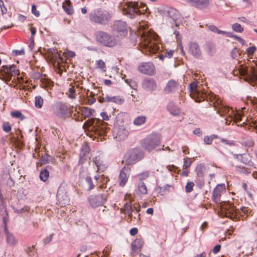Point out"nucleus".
<instances>
[{"instance_id": "f257e3e1", "label": "nucleus", "mask_w": 257, "mask_h": 257, "mask_svg": "<svg viewBox=\"0 0 257 257\" xmlns=\"http://www.w3.org/2000/svg\"><path fill=\"white\" fill-rule=\"evenodd\" d=\"M142 38L143 42L142 43V47H143L146 51L150 53H155L159 49V47L157 42L158 36L154 32L145 31L142 35Z\"/></svg>"}, {"instance_id": "f03ea898", "label": "nucleus", "mask_w": 257, "mask_h": 257, "mask_svg": "<svg viewBox=\"0 0 257 257\" xmlns=\"http://www.w3.org/2000/svg\"><path fill=\"white\" fill-rule=\"evenodd\" d=\"M213 104L214 107L217 110V113L223 116L228 114L229 116L231 118L233 117L234 121L237 122L240 121L241 119V115L240 113H234L232 110H230L228 107H226L221 103V100L216 96H214L213 100Z\"/></svg>"}, {"instance_id": "7ed1b4c3", "label": "nucleus", "mask_w": 257, "mask_h": 257, "mask_svg": "<svg viewBox=\"0 0 257 257\" xmlns=\"http://www.w3.org/2000/svg\"><path fill=\"white\" fill-rule=\"evenodd\" d=\"M111 18V16L109 13L103 10H94L89 14V19L92 23L101 25H107Z\"/></svg>"}, {"instance_id": "20e7f679", "label": "nucleus", "mask_w": 257, "mask_h": 257, "mask_svg": "<svg viewBox=\"0 0 257 257\" xmlns=\"http://www.w3.org/2000/svg\"><path fill=\"white\" fill-rule=\"evenodd\" d=\"M221 213L227 217L231 219L237 218L239 215L243 216L247 214V210L245 207H242L239 210L235 208L234 206L230 203H224L221 206Z\"/></svg>"}, {"instance_id": "39448f33", "label": "nucleus", "mask_w": 257, "mask_h": 257, "mask_svg": "<svg viewBox=\"0 0 257 257\" xmlns=\"http://www.w3.org/2000/svg\"><path fill=\"white\" fill-rule=\"evenodd\" d=\"M84 125L90 127V129L94 133L99 136L106 135L108 128L107 127V123L99 119L92 118L85 121Z\"/></svg>"}, {"instance_id": "423d86ee", "label": "nucleus", "mask_w": 257, "mask_h": 257, "mask_svg": "<svg viewBox=\"0 0 257 257\" xmlns=\"http://www.w3.org/2000/svg\"><path fill=\"white\" fill-rule=\"evenodd\" d=\"M143 157V152L140 149L133 148L129 150L124 154L122 163L127 165H132L142 160Z\"/></svg>"}, {"instance_id": "0eeeda50", "label": "nucleus", "mask_w": 257, "mask_h": 257, "mask_svg": "<svg viewBox=\"0 0 257 257\" xmlns=\"http://www.w3.org/2000/svg\"><path fill=\"white\" fill-rule=\"evenodd\" d=\"M120 7L123 15L127 16L131 19L135 18L137 15L141 14L138 3L126 2L121 4Z\"/></svg>"}, {"instance_id": "6e6552de", "label": "nucleus", "mask_w": 257, "mask_h": 257, "mask_svg": "<svg viewBox=\"0 0 257 257\" xmlns=\"http://www.w3.org/2000/svg\"><path fill=\"white\" fill-rule=\"evenodd\" d=\"M161 143L160 136L157 134H151L144 139L141 142L142 148L150 152L156 148Z\"/></svg>"}, {"instance_id": "1a4fd4ad", "label": "nucleus", "mask_w": 257, "mask_h": 257, "mask_svg": "<svg viewBox=\"0 0 257 257\" xmlns=\"http://www.w3.org/2000/svg\"><path fill=\"white\" fill-rule=\"evenodd\" d=\"M0 73L1 78L7 83L10 81L12 77H15L19 74V70L15 65H4L2 67Z\"/></svg>"}, {"instance_id": "9d476101", "label": "nucleus", "mask_w": 257, "mask_h": 257, "mask_svg": "<svg viewBox=\"0 0 257 257\" xmlns=\"http://www.w3.org/2000/svg\"><path fill=\"white\" fill-rule=\"evenodd\" d=\"M96 40L101 45L112 47L116 45V40L110 35L103 31H98L96 34Z\"/></svg>"}, {"instance_id": "9b49d317", "label": "nucleus", "mask_w": 257, "mask_h": 257, "mask_svg": "<svg viewBox=\"0 0 257 257\" xmlns=\"http://www.w3.org/2000/svg\"><path fill=\"white\" fill-rule=\"evenodd\" d=\"M52 111L59 118H65L71 115V112L67 106L62 102H57L52 107Z\"/></svg>"}, {"instance_id": "f8f14e48", "label": "nucleus", "mask_w": 257, "mask_h": 257, "mask_svg": "<svg viewBox=\"0 0 257 257\" xmlns=\"http://www.w3.org/2000/svg\"><path fill=\"white\" fill-rule=\"evenodd\" d=\"M112 31L117 37L125 36L127 33V26L126 23L121 21H115L111 26Z\"/></svg>"}, {"instance_id": "ddd939ff", "label": "nucleus", "mask_w": 257, "mask_h": 257, "mask_svg": "<svg viewBox=\"0 0 257 257\" xmlns=\"http://www.w3.org/2000/svg\"><path fill=\"white\" fill-rule=\"evenodd\" d=\"M107 196L106 193L96 196H91L89 198V203L93 207L100 206L104 203L106 200Z\"/></svg>"}, {"instance_id": "4468645a", "label": "nucleus", "mask_w": 257, "mask_h": 257, "mask_svg": "<svg viewBox=\"0 0 257 257\" xmlns=\"http://www.w3.org/2000/svg\"><path fill=\"white\" fill-rule=\"evenodd\" d=\"M155 70V66L151 62L143 63L139 67V70L146 75L154 74Z\"/></svg>"}, {"instance_id": "2eb2a0df", "label": "nucleus", "mask_w": 257, "mask_h": 257, "mask_svg": "<svg viewBox=\"0 0 257 257\" xmlns=\"http://www.w3.org/2000/svg\"><path fill=\"white\" fill-rule=\"evenodd\" d=\"M128 132L123 127H116L113 131V136L118 141H122L127 138Z\"/></svg>"}, {"instance_id": "dca6fc26", "label": "nucleus", "mask_w": 257, "mask_h": 257, "mask_svg": "<svg viewBox=\"0 0 257 257\" xmlns=\"http://www.w3.org/2000/svg\"><path fill=\"white\" fill-rule=\"evenodd\" d=\"M90 148L86 144L82 145L79 154V163L83 164L88 159H90Z\"/></svg>"}, {"instance_id": "f3484780", "label": "nucleus", "mask_w": 257, "mask_h": 257, "mask_svg": "<svg viewBox=\"0 0 257 257\" xmlns=\"http://www.w3.org/2000/svg\"><path fill=\"white\" fill-rule=\"evenodd\" d=\"M189 53L196 58L201 57L202 54L199 44L196 42H191L189 43Z\"/></svg>"}, {"instance_id": "a211bd4d", "label": "nucleus", "mask_w": 257, "mask_h": 257, "mask_svg": "<svg viewBox=\"0 0 257 257\" xmlns=\"http://www.w3.org/2000/svg\"><path fill=\"white\" fill-rule=\"evenodd\" d=\"M210 0H186L190 6L198 9L206 8L209 5Z\"/></svg>"}, {"instance_id": "6ab92c4d", "label": "nucleus", "mask_w": 257, "mask_h": 257, "mask_svg": "<svg viewBox=\"0 0 257 257\" xmlns=\"http://www.w3.org/2000/svg\"><path fill=\"white\" fill-rule=\"evenodd\" d=\"M130 168L124 167L120 170L119 175V185L121 187H123L128 180L127 173L130 172Z\"/></svg>"}, {"instance_id": "aec40b11", "label": "nucleus", "mask_w": 257, "mask_h": 257, "mask_svg": "<svg viewBox=\"0 0 257 257\" xmlns=\"http://www.w3.org/2000/svg\"><path fill=\"white\" fill-rule=\"evenodd\" d=\"M225 190L224 185L219 184L214 188L213 192V198L215 202H217L220 198L221 193Z\"/></svg>"}, {"instance_id": "412c9836", "label": "nucleus", "mask_w": 257, "mask_h": 257, "mask_svg": "<svg viewBox=\"0 0 257 257\" xmlns=\"http://www.w3.org/2000/svg\"><path fill=\"white\" fill-rule=\"evenodd\" d=\"M57 198L62 205H65L68 202V196L62 188H59L58 190Z\"/></svg>"}, {"instance_id": "4be33fe9", "label": "nucleus", "mask_w": 257, "mask_h": 257, "mask_svg": "<svg viewBox=\"0 0 257 257\" xmlns=\"http://www.w3.org/2000/svg\"><path fill=\"white\" fill-rule=\"evenodd\" d=\"M167 109L170 113L174 116L179 115L180 110L173 102H170L167 105Z\"/></svg>"}, {"instance_id": "5701e85b", "label": "nucleus", "mask_w": 257, "mask_h": 257, "mask_svg": "<svg viewBox=\"0 0 257 257\" xmlns=\"http://www.w3.org/2000/svg\"><path fill=\"white\" fill-rule=\"evenodd\" d=\"M178 83L174 80L169 81L165 88V91L167 93L174 92L177 89Z\"/></svg>"}, {"instance_id": "b1692460", "label": "nucleus", "mask_w": 257, "mask_h": 257, "mask_svg": "<svg viewBox=\"0 0 257 257\" xmlns=\"http://www.w3.org/2000/svg\"><path fill=\"white\" fill-rule=\"evenodd\" d=\"M244 74L246 75L245 80L250 82H257V73L255 70H251L249 73L247 71H245Z\"/></svg>"}, {"instance_id": "393cba45", "label": "nucleus", "mask_w": 257, "mask_h": 257, "mask_svg": "<svg viewBox=\"0 0 257 257\" xmlns=\"http://www.w3.org/2000/svg\"><path fill=\"white\" fill-rule=\"evenodd\" d=\"M143 87L147 90H153L156 87L155 81L152 79H145L143 83Z\"/></svg>"}, {"instance_id": "a878e982", "label": "nucleus", "mask_w": 257, "mask_h": 257, "mask_svg": "<svg viewBox=\"0 0 257 257\" xmlns=\"http://www.w3.org/2000/svg\"><path fill=\"white\" fill-rule=\"evenodd\" d=\"M39 79L41 83V85L43 88H46L47 87H51L53 85V82L46 78L45 76H41Z\"/></svg>"}, {"instance_id": "bb28decb", "label": "nucleus", "mask_w": 257, "mask_h": 257, "mask_svg": "<svg viewBox=\"0 0 257 257\" xmlns=\"http://www.w3.org/2000/svg\"><path fill=\"white\" fill-rule=\"evenodd\" d=\"M5 230L7 233V241L8 243L11 246L15 245L17 243L18 240L16 239L13 234L8 232V230L6 227H5Z\"/></svg>"}, {"instance_id": "cd10ccee", "label": "nucleus", "mask_w": 257, "mask_h": 257, "mask_svg": "<svg viewBox=\"0 0 257 257\" xmlns=\"http://www.w3.org/2000/svg\"><path fill=\"white\" fill-rule=\"evenodd\" d=\"M51 169V167L49 166H46V168L42 170L40 174V178L42 181H47L49 177V169Z\"/></svg>"}, {"instance_id": "c85d7f7f", "label": "nucleus", "mask_w": 257, "mask_h": 257, "mask_svg": "<svg viewBox=\"0 0 257 257\" xmlns=\"http://www.w3.org/2000/svg\"><path fill=\"white\" fill-rule=\"evenodd\" d=\"M64 11L68 15H72L73 13V7L71 5V2L70 0H66L63 4L62 6Z\"/></svg>"}, {"instance_id": "c756f323", "label": "nucleus", "mask_w": 257, "mask_h": 257, "mask_svg": "<svg viewBox=\"0 0 257 257\" xmlns=\"http://www.w3.org/2000/svg\"><path fill=\"white\" fill-rule=\"evenodd\" d=\"M103 99L106 100V102H112L117 104H121L123 101V100L119 96H110L106 95L104 97Z\"/></svg>"}, {"instance_id": "7c9ffc66", "label": "nucleus", "mask_w": 257, "mask_h": 257, "mask_svg": "<svg viewBox=\"0 0 257 257\" xmlns=\"http://www.w3.org/2000/svg\"><path fill=\"white\" fill-rule=\"evenodd\" d=\"M205 166L202 164H200L197 165L195 170L197 176L202 179L205 174Z\"/></svg>"}, {"instance_id": "2f4dec72", "label": "nucleus", "mask_w": 257, "mask_h": 257, "mask_svg": "<svg viewBox=\"0 0 257 257\" xmlns=\"http://www.w3.org/2000/svg\"><path fill=\"white\" fill-rule=\"evenodd\" d=\"M82 115L85 118H88L92 116H93V113L94 112V110L93 109H91L88 107H83L81 110Z\"/></svg>"}, {"instance_id": "473e14b6", "label": "nucleus", "mask_w": 257, "mask_h": 257, "mask_svg": "<svg viewBox=\"0 0 257 257\" xmlns=\"http://www.w3.org/2000/svg\"><path fill=\"white\" fill-rule=\"evenodd\" d=\"M240 161L243 163L250 166L253 165V163L251 161L250 157L248 154H242Z\"/></svg>"}, {"instance_id": "72a5a7b5", "label": "nucleus", "mask_w": 257, "mask_h": 257, "mask_svg": "<svg viewBox=\"0 0 257 257\" xmlns=\"http://www.w3.org/2000/svg\"><path fill=\"white\" fill-rule=\"evenodd\" d=\"M146 119L147 117L145 116H138L134 119L133 123L136 126L141 125L145 123Z\"/></svg>"}, {"instance_id": "f704fd0d", "label": "nucleus", "mask_w": 257, "mask_h": 257, "mask_svg": "<svg viewBox=\"0 0 257 257\" xmlns=\"http://www.w3.org/2000/svg\"><path fill=\"white\" fill-rule=\"evenodd\" d=\"M235 170L238 173L241 174L247 175L251 172L250 169L245 167L242 166H235Z\"/></svg>"}, {"instance_id": "c9c22d12", "label": "nucleus", "mask_w": 257, "mask_h": 257, "mask_svg": "<svg viewBox=\"0 0 257 257\" xmlns=\"http://www.w3.org/2000/svg\"><path fill=\"white\" fill-rule=\"evenodd\" d=\"M96 68L100 69L102 72H105L106 70V65L102 60H99L96 61Z\"/></svg>"}, {"instance_id": "e433bc0d", "label": "nucleus", "mask_w": 257, "mask_h": 257, "mask_svg": "<svg viewBox=\"0 0 257 257\" xmlns=\"http://www.w3.org/2000/svg\"><path fill=\"white\" fill-rule=\"evenodd\" d=\"M123 209L124 213L125 214H127L130 217H132V213L133 212V210L132 205L130 203H126L124 205Z\"/></svg>"}, {"instance_id": "4c0bfd02", "label": "nucleus", "mask_w": 257, "mask_h": 257, "mask_svg": "<svg viewBox=\"0 0 257 257\" xmlns=\"http://www.w3.org/2000/svg\"><path fill=\"white\" fill-rule=\"evenodd\" d=\"M190 90L191 95L194 93V95H199L200 93L198 90L197 84L196 82H193L190 84Z\"/></svg>"}, {"instance_id": "58836bf2", "label": "nucleus", "mask_w": 257, "mask_h": 257, "mask_svg": "<svg viewBox=\"0 0 257 257\" xmlns=\"http://www.w3.org/2000/svg\"><path fill=\"white\" fill-rule=\"evenodd\" d=\"M218 138V136L215 135H212L210 136H206L204 138V142L206 145H211L213 140Z\"/></svg>"}, {"instance_id": "ea45409f", "label": "nucleus", "mask_w": 257, "mask_h": 257, "mask_svg": "<svg viewBox=\"0 0 257 257\" xmlns=\"http://www.w3.org/2000/svg\"><path fill=\"white\" fill-rule=\"evenodd\" d=\"M43 103V99L40 96L35 97V105L37 108L42 107Z\"/></svg>"}, {"instance_id": "a19ab883", "label": "nucleus", "mask_w": 257, "mask_h": 257, "mask_svg": "<svg viewBox=\"0 0 257 257\" xmlns=\"http://www.w3.org/2000/svg\"><path fill=\"white\" fill-rule=\"evenodd\" d=\"M138 188L140 192L142 194H146L147 193V189L145 184L143 182L139 183Z\"/></svg>"}, {"instance_id": "79ce46f5", "label": "nucleus", "mask_w": 257, "mask_h": 257, "mask_svg": "<svg viewBox=\"0 0 257 257\" xmlns=\"http://www.w3.org/2000/svg\"><path fill=\"white\" fill-rule=\"evenodd\" d=\"M11 114L13 117L18 118L21 120H23L24 118V115L20 111H12Z\"/></svg>"}, {"instance_id": "37998d69", "label": "nucleus", "mask_w": 257, "mask_h": 257, "mask_svg": "<svg viewBox=\"0 0 257 257\" xmlns=\"http://www.w3.org/2000/svg\"><path fill=\"white\" fill-rule=\"evenodd\" d=\"M206 47L208 52L210 55L213 54L215 52V46L214 44L208 43L206 44Z\"/></svg>"}, {"instance_id": "c03bdc74", "label": "nucleus", "mask_w": 257, "mask_h": 257, "mask_svg": "<svg viewBox=\"0 0 257 257\" xmlns=\"http://www.w3.org/2000/svg\"><path fill=\"white\" fill-rule=\"evenodd\" d=\"M232 29L236 32L241 33L243 31V29L238 23H235L232 25Z\"/></svg>"}, {"instance_id": "a18cd8bd", "label": "nucleus", "mask_w": 257, "mask_h": 257, "mask_svg": "<svg viewBox=\"0 0 257 257\" xmlns=\"http://www.w3.org/2000/svg\"><path fill=\"white\" fill-rule=\"evenodd\" d=\"M26 251L27 252L28 254L30 256H32L35 254L36 253L35 247L34 245H33L31 247H28L26 249Z\"/></svg>"}, {"instance_id": "49530a36", "label": "nucleus", "mask_w": 257, "mask_h": 257, "mask_svg": "<svg viewBox=\"0 0 257 257\" xmlns=\"http://www.w3.org/2000/svg\"><path fill=\"white\" fill-rule=\"evenodd\" d=\"M209 29L213 32L219 34H225L226 32L225 31H221L218 29V28L213 25L210 26Z\"/></svg>"}, {"instance_id": "de8ad7c7", "label": "nucleus", "mask_w": 257, "mask_h": 257, "mask_svg": "<svg viewBox=\"0 0 257 257\" xmlns=\"http://www.w3.org/2000/svg\"><path fill=\"white\" fill-rule=\"evenodd\" d=\"M125 82L128 84L130 87L134 89H137V84L135 81L132 80V79H125Z\"/></svg>"}, {"instance_id": "09e8293b", "label": "nucleus", "mask_w": 257, "mask_h": 257, "mask_svg": "<svg viewBox=\"0 0 257 257\" xmlns=\"http://www.w3.org/2000/svg\"><path fill=\"white\" fill-rule=\"evenodd\" d=\"M86 182L88 186L87 190H90L93 188L94 185L92 183V181L90 177H87L85 179Z\"/></svg>"}, {"instance_id": "8fccbe9b", "label": "nucleus", "mask_w": 257, "mask_h": 257, "mask_svg": "<svg viewBox=\"0 0 257 257\" xmlns=\"http://www.w3.org/2000/svg\"><path fill=\"white\" fill-rule=\"evenodd\" d=\"M194 184L193 182H188L185 187V190L186 192L189 193L193 191V188Z\"/></svg>"}, {"instance_id": "3c124183", "label": "nucleus", "mask_w": 257, "mask_h": 257, "mask_svg": "<svg viewBox=\"0 0 257 257\" xmlns=\"http://www.w3.org/2000/svg\"><path fill=\"white\" fill-rule=\"evenodd\" d=\"M149 175L150 172L147 171L138 174V176L140 180H145L149 177Z\"/></svg>"}, {"instance_id": "603ef678", "label": "nucleus", "mask_w": 257, "mask_h": 257, "mask_svg": "<svg viewBox=\"0 0 257 257\" xmlns=\"http://www.w3.org/2000/svg\"><path fill=\"white\" fill-rule=\"evenodd\" d=\"M101 161H100V158H99L98 157H95V158L93 159V163L95 164V165L98 168V170L101 169ZM104 167L103 166L102 169H104Z\"/></svg>"}, {"instance_id": "864d4df0", "label": "nucleus", "mask_w": 257, "mask_h": 257, "mask_svg": "<svg viewBox=\"0 0 257 257\" xmlns=\"http://www.w3.org/2000/svg\"><path fill=\"white\" fill-rule=\"evenodd\" d=\"M243 144L246 147H251L254 145V142L252 139L251 138H248L244 141Z\"/></svg>"}, {"instance_id": "5fc2aeb1", "label": "nucleus", "mask_w": 257, "mask_h": 257, "mask_svg": "<svg viewBox=\"0 0 257 257\" xmlns=\"http://www.w3.org/2000/svg\"><path fill=\"white\" fill-rule=\"evenodd\" d=\"M256 50V48L254 46L248 47L246 50V53L248 56L253 55Z\"/></svg>"}, {"instance_id": "6e6d98bb", "label": "nucleus", "mask_w": 257, "mask_h": 257, "mask_svg": "<svg viewBox=\"0 0 257 257\" xmlns=\"http://www.w3.org/2000/svg\"><path fill=\"white\" fill-rule=\"evenodd\" d=\"M192 163V161L188 158H185L184 159L183 168L188 169L190 167Z\"/></svg>"}, {"instance_id": "4d7b16f0", "label": "nucleus", "mask_w": 257, "mask_h": 257, "mask_svg": "<svg viewBox=\"0 0 257 257\" xmlns=\"http://www.w3.org/2000/svg\"><path fill=\"white\" fill-rule=\"evenodd\" d=\"M3 128L5 132L8 133L11 131L12 127L9 122H5L3 124Z\"/></svg>"}, {"instance_id": "13d9d810", "label": "nucleus", "mask_w": 257, "mask_h": 257, "mask_svg": "<svg viewBox=\"0 0 257 257\" xmlns=\"http://www.w3.org/2000/svg\"><path fill=\"white\" fill-rule=\"evenodd\" d=\"M238 51L236 47H234L230 52V56L232 59H235L237 56Z\"/></svg>"}, {"instance_id": "bf43d9fd", "label": "nucleus", "mask_w": 257, "mask_h": 257, "mask_svg": "<svg viewBox=\"0 0 257 257\" xmlns=\"http://www.w3.org/2000/svg\"><path fill=\"white\" fill-rule=\"evenodd\" d=\"M133 242L139 248H141L143 246L144 243L143 240H142V239L141 238H137Z\"/></svg>"}, {"instance_id": "052dcab7", "label": "nucleus", "mask_w": 257, "mask_h": 257, "mask_svg": "<svg viewBox=\"0 0 257 257\" xmlns=\"http://www.w3.org/2000/svg\"><path fill=\"white\" fill-rule=\"evenodd\" d=\"M75 90L74 88L72 87L69 89L68 90V95L69 97L71 98H75Z\"/></svg>"}, {"instance_id": "680f3d73", "label": "nucleus", "mask_w": 257, "mask_h": 257, "mask_svg": "<svg viewBox=\"0 0 257 257\" xmlns=\"http://www.w3.org/2000/svg\"><path fill=\"white\" fill-rule=\"evenodd\" d=\"M221 141L222 143H223L224 144L228 145V146H234V144H235L234 141L227 140H226V139H222L221 140Z\"/></svg>"}, {"instance_id": "e2e57ef3", "label": "nucleus", "mask_w": 257, "mask_h": 257, "mask_svg": "<svg viewBox=\"0 0 257 257\" xmlns=\"http://www.w3.org/2000/svg\"><path fill=\"white\" fill-rule=\"evenodd\" d=\"M32 13L36 17L40 16V13L39 11H37L36 6L34 5H33L32 7Z\"/></svg>"}, {"instance_id": "0e129e2a", "label": "nucleus", "mask_w": 257, "mask_h": 257, "mask_svg": "<svg viewBox=\"0 0 257 257\" xmlns=\"http://www.w3.org/2000/svg\"><path fill=\"white\" fill-rule=\"evenodd\" d=\"M13 53L15 55H16V56L23 55L25 54V52H24V49H23L21 50H13Z\"/></svg>"}, {"instance_id": "69168bd1", "label": "nucleus", "mask_w": 257, "mask_h": 257, "mask_svg": "<svg viewBox=\"0 0 257 257\" xmlns=\"http://www.w3.org/2000/svg\"><path fill=\"white\" fill-rule=\"evenodd\" d=\"M53 234L49 235L48 236L46 237L44 240V242L45 244H48L50 242L53 238Z\"/></svg>"}, {"instance_id": "338daca9", "label": "nucleus", "mask_w": 257, "mask_h": 257, "mask_svg": "<svg viewBox=\"0 0 257 257\" xmlns=\"http://www.w3.org/2000/svg\"><path fill=\"white\" fill-rule=\"evenodd\" d=\"M221 248V245L220 244L216 245L213 248V252L216 253L219 252Z\"/></svg>"}, {"instance_id": "774afa93", "label": "nucleus", "mask_w": 257, "mask_h": 257, "mask_svg": "<svg viewBox=\"0 0 257 257\" xmlns=\"http://www.w3.org/2000/svg\"><path fill=\"white\" fill-rule=\"evenodd\" d=\"M101 116L102 117L103 119L105 120H109V116L107 114V113L106 112H102L101 113Z\"/></svg>"}]
</instances>
